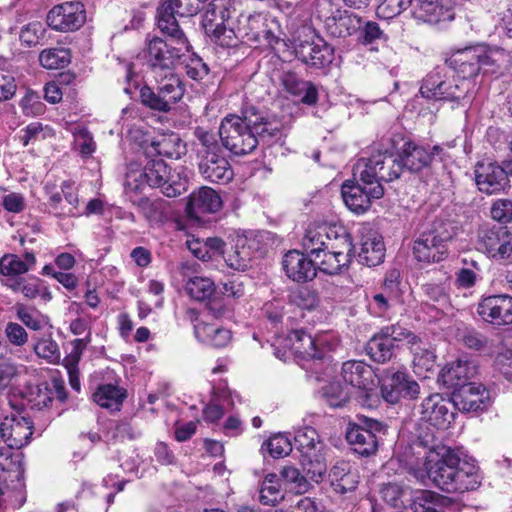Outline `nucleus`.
Listing matches in <instances>:
<instances>
[{
    "instance_id": "nucleus-23",
    "label": "nucleus",
    "mask_w": 512,
    "mask_h": 512,
    "mask_svg": "<svg viewBox=\"0 0 512 512\" xmlns=\"http://www.w3.org/2000/svg\"><path fill=\"white\" fill-rule=\"evenodd\" d=\"M482 319L494 326L512 324V296L495 295L483 299Z\"/></svg>"
},
{
    "instance_id": "nucleus-8",
    "label": "nucleus",
    "mask_w": 512,
    "mask_h": 512,
    "mask_svg": "<svg viewBox=\"0 0 512 512\" xmlns=\"http://www.w3.org/2000/svg\"><path fill=\"white\" fill-rule=\"evenodd\" d=\"M296 449L300 453L299 462L310 480L318 483L327 471L323 455V443L312 427L299 428L294 436Z\"/></svg>"
},
{
    "instance_id": "nucleus-6",
    "label": "nucleus",
    "mask_w": 512,
    "mask_h": 512,
    "mask_svg": "<svg viewBox=\"0 0 512 512\" xmlns=\"http://www.w3.org/2000/svg\"><path fill=\"white\" fill-rule=\"evenodd\" d=\"M168 39L153 37L147 42L144 57L154 74L172 71L175 65L189 52L187 37L182 31L181 38L173 29L161 30Z\"/></svg>"
},
{
    "instance_id": "nucleus-28",
    "label": "nucleus",
    "mask_w": 512,
    "mask_h": 512,
    "mask_svg": "<svg viewBox=\"0 0 512 512\" xmlns=\"http://www.w3.org/2000/svg\"><path fill=\"white\" fill-rule=\"evenodd\" d=\"M361 18L346 10H337L325 20L326 32L335 38H347L361 27Z\"/></svg>"
},
{
    "instance_id": "nucleus-55",
    "label": "nucleus",
    "mask_w": 512,
    "mask_h": 512,
    "mask_svg": "<svg viewBox=\"0 0 512 512\" xmlns=\"http://www.w3.org/2000/svg\"><path fill=\"white\" fill-rule=\"evenodd\" d=\"M264 449H266L273 458H280L288 455L292 451V445L288 437L283 434H276L263 443L262 450Z\"/></svg>"
},
{
    "instance_id": "nucleus-33",
    "label": "nucleus",
    "mask_w": 512,
    "mask_h": 512,
    "mask_svg": "<svg viewBox=\"0 0 512 512\" xmlns=\"http://www.w3.org/2000/svg\"><path fill=\"white\" fill-rule=\"evenodd\" d=\"M254 240L239 237L235 245L224 253V261L227 266L238 271H244L250 266L253 257L252 247Z\"/></svg>"
},
{
    "instance_id": "nucleus-42",
    "label": "nucleus",
    "mask_w": 512,
    "mask_h": 512,
    "mask_svg": "<svg viewBox=\"0 0 512 512\" xmlns=\"http://www.w3.org/2000/svg\"><path fill=\"white\" fill-rule=\"evenodd\" d=\"M410 350L413 354L412 363L416 374L421 375L423 372L433 369L436 356L432 350L422 345L419 338L416 340V344L410 346Z\"/></svg>"
},
{
    "instance_id": "nucleus-19",
    "label": "nucleus",
    "mask_w": 512,
    "mask_h": 512,
    "mask_svg": "<svg viewBox=\"0 0 512 512\" xmlns=\"http://www.w3.org/2000/svg\"><path fill=\"white\" fill-rule=\"evenodd\" d=\"M344 248H327L322 252L321 257L315 260L316 270L335 275L347 268L351 262L352 253L354 250L353 241L350 233L343 239Z\"/></svg>"
},
{
    "instance_id": "nucleus-47",
    "label": "nucleus",
    "mask_w": 512,
    "mask_h": 512,
    "mask_svg": "<svg viewBox=\"0 0 512 512\" xmlns=\"http://www.w3.org/2000/svg\"><path fill=\"white\" fill-rule=\"evenodd\" d=\"M140 101L150 110L166 113L172 109V106L162 96L161 92L157 89L153 90L149 86H143L140 89Z\"/></svg>"
},
{
    "instance_id": "nucleus-37",
    "label": "nucleus",
    "mask_w": 512,
    "mask_h": 512,
    "mask_svg": "<svg viewBox=\"0 0 512 512\" xmlns=\"http://www.w3.org/2000/svg\"><path fill=\"white\" fill-rule=\"evenodd\" d=\"M195 337L207 345L223 348L231 341V331L208 323L195 325Z\"/></svg>"
},
{
    "instance_id": "nucleus-24",
    "label": "nucleus",
    "mask_w": 512,
    "mask_h": 512,
    "mask_svg": "<svg viewBox=\"0 0 512 512\" xmlns=\"http://www.w3.org/2000/svg\"><path fill=\"white\" fill-rule=\"evenodd\" d=\"M292 349L305 359L320 360L325 358L324 346L328 344L327 335L312 337L303 330H293L289 334Z\"/></svg>"
},
{
    "instance_id": "nucleus-49",
    "label": "nucleus",
    "mask_w": 512,
    "mask_h": 512,
    "mask_svg": "<svg viewBox=\"0 0 512 512\" xmlns=\"http://www.w3.org/2000/svg\"><path fill=\"white\" fill-rule=\"evenodd\" d=\"M283 498L276 474H268L261 485L259 499L264 505H275Z\"/></svg>"
},
{
    "instance_id": "nucleus-58",
    "label": "nucleus",
    "mask_w": 512,
    "mask_h": 512,
    "mask_svg": "<svg viewBox=\"0 0 512 512\" xmlns=\"http://www.w3.org/2000/svg\"><path fill=\"white\" fill-rule=\"evenodd\" d=\"M34 351L39 357L46 359L50 363L56 362L60 358L58 344L50 337L37 341L34 345Z\"/></svg>"
},
{
    "instance_id": "nucleus-53",
    "label": "nucleus",
    "mask_w": 512,
    "mask_h": 512,
    "mask_svg": "<svg viewBox=\"0 0 512 512\" xmlns=\"http://www.w3.org/2000/svg\"><path fill=\"white\" fill-rule=\"evenodd\" d=\"M280 475L285 481L293 485L292 488L298 494H304L310 488L307 474L305 476L302 475L300 471L292 465H285L281 469Z\"/></svg>"
},
{
    "instance_id": "nucleus-56",
    "label": "nucleus",
    "mask_w": 512,
    "mask_h": 512,
    "mask_svg": "<svg viewBox=\"0 0 512 512\" xmlns=\"http://www.w3.org/2000/svg\"><path fill=\"white\" fill-rule=\"evenodd\" d=\"M61 193L65 198V212L64 216L66 217H76L80 216L81 213L78 211L79 206V197L77 193V189L75 187V183L72 181H64L61 184Z\"/></svg>"
},
{
    "instance_id": "nucleus-14",
    "label": "nucleus",
    "mask_w": 512,
    "mask_h": 512,
    "mask_svg": "<svg viewBox=\"0 0 512 512\" xmlns=\"http://www.w3.org/2000/svg\"><path fill=\"white\" fill-rule=\"evenodd\" d=\"M86 21L84 5L79 1L54 6L47 15V24L56 31L78 30Z\"/></svg>"
},
{
    "instance_id": "nucleus-20",
    "label": "nucleus",
    "mask_w": 512,
    "mask_h": 512,
    "mask_svg": "<svg viewBox=\"0 0 512 512\" xmlns=\"http://www.w3.org/2000/svg\"><path fill=\"white\" fill-rule=\"evenodd\" d=\"M297 57L306 65L320 69L328 66L334 59V48L322 38L304 41L296 48Z\"/></svg>"
},
{
    "instance_id": "nucleus-27",
    "label": "nucleus",
    "mask_w": 512,
    "mask_h": 512,
    "mask_svg": "<svg viewBox=\"0 0 512 512\" xmlns=\"http://www.w3.org/2000/svg\"><path fill=\"white\" fill-rule=\"evenodd\" d=\"M385 246L382 237L374 230L368 229L362 233L358 261L368 267L377 266L383 262Z\"/></svg>"
},
{
    "instance_id": "nucleus-9",
    "label": "nucleus",
    "mask_w": 512,
    "mask_h": 512,
    "mask_svg": "<svg viewBox=\"0 0 512 512\" xmlns=\"http://www.w3.org/2000/svg\"><path fill=\"white\" fill-rule=\"evenodd\" d=\"M348 230L341 224H312L306 229L302 238L303 251L315 260L321 257L327 248H344V237Z\"/></svg>"
},
{
    "instance_id": "nucleus-41",
    "label": "nucleus",
    "mask_w": 512,
    "mask_h": 512,
    "mask_svg": "<svg viewBox=\"0 0 512 512\" xmlns=\"http://www.w3.org/2000/svg\"><path fill=\"white\" fill-rule=\"evenodd\" d=\"M321 395L331 408H342L350 400L351 390L337 381H332L322 387Z\"/></svg>"
},
{
    "instance_id": "nucleus-16",
    "label": "nucleus",
    "mask_w": 512,
    "mask_h": 512,
    "mask_svg": "<svg viewBox=\"0 0 512 512\" xmlns=\"http://www.w3.org/2000/svg\"><path fill=\"white\" fill-rule=\"evenodd\" d=\"M458 90L459 86L449 81L438 67L423 79L420 94L429 100H454L461 97Z\"/></svg>"
},
{
    "instance_id": "nucleus-7",
    "label": "nucleus",
    "mask_w": 512,
    "mask_h": 512,
    "mask_svg": "<svg viewBox=\"0 0 512 512\" xmlns=\"http://www.w3.org/2000/svg\"><path fill=\"white\" fill-rule=\"evenodd\" d=\"M202 17L205 33L222 47H236L237 19H233L236 9L230 0H210Z\"/></svg>"
},
{
    "instance_id": "nucleus-59",
    "label": "nucleus",
    "mask_w": 512,
    "mask_h": 512,
    "mask_svg": "<svg viewBox=\"0 0 512 512\" xmlns=\"http://www.w3.org/2000/svg\"><path fill=\"white\" fill-rule=\"evenodd\" d=\"M20 106L26 116L41 115L45 111V106L41 102L40 96L32 91L25 94L20 102Z\"/></svg>"
},
{
    "instance_id": "nucleus-21",
    "label": "nucleus",
    "mask_w": 512,
    "mask_h": 512,
    "mask_svg": "<svg viewBox=\"0 0 512 512\" xmlns=\"http://www.w3.org/2000/svg\"><path fill=\"white\" fill-rule=\"evenodd\" d=\"M446 64L464 80L475 78L480 72L479 46H469L452 52L446 58Z\"/></svg>"
},
{
    "instance_id": "nucleus-48",
    "label": "nucleus",
    "mask_w": 512,
    "mask_h": 512,
    "mask_svg": "<svg viewBox=\"0 0 512 512\" xmlns=\"http://www.w3.org/2000/svg\"><path fill=\"white\" fill-rule=\"evenodd\" d=\"M382 500L393 508H401L405 504L408 487L398 483L384 484L380 490Z\"/></svg>"
},
{
    "instance_id": "nucleus-36",
    "label": "nucleus",
    "mask_w": 512,
    "mask_h": 512,
    "mask_svg": "<svg viewBox=\"0 0 512 512\" xmlns=\"http://www.w3.org/2000/svg\"><path fill=\"white\" fill-rule=\"evenodd\" d=\"M155 78L158 83L157 90L172 107L182 99L184 86L179 76L173 71L155 74Z\"/></svg>"
},
{
    "instance_id": "nucleus-25",
    "label": "nucleus",
    "mask_w": 512,
    "mask_h": 512,
    "mask_svg": "<svg viewBox=\"0 0 512 512\" xmlns=\"http://www.w3.org/2000/svg\"><path fill=\"white\" fill-rule=\"evenodd\" d=\"M341 376L343 380L351 386L369 396V391L374 386V373L368 364L363 361L350 360L344 362L341 368Z\"/></svg>"
},
{
    "instance_id": "nucleus-44",
    "label": "nucleus",
    "mask_w": 512,
    "mask_h": 512,
    "mask_svg": "<svg viewBox=\"0 0 512 512\" xmlns=\"http://www.w3.org/2000/svg\"><path fill=\"white\" fill-rule=\"evenodd\" d=\"M184 290L192 299L203 301L213 295L215 285L209 278L195 276L186 281Z\"/></svg>"
},
{
    "instance_id": "nucleus-15",
    "label": "nucleus",
    "mask_w": 512,
    "mask_h": 512,
    "mask_svg": "<svg viewBox=\"0 0 512 512\" xmlns=\"http://www.w3.org/2000/svg\"><path fill=\"white\" fill-rule=\"evenodd\" d=\"M454 409L451 399L436 393L423 400L420 415L421 419L431 426L445 430L454 420Z\"/></svg>"
},
{
    "instance_id": "nucleus-64",
    "label": "nucleus",
    "mask_w": 512,
    "mask_h": 512,
    "mask_svg": "<svg viewBox=\"0 0 512 512\" xmlns=\"http://www.w3.org/2000/svg\"><path fill=\"white\" fill-rule=\"evenodd\" d=\"M491 216L499 222H509L512 220V201L501 199L494 202L491 207Z\"/></svg>"
},
{
    "instance_id": "nucleus-39",
    "label": "nucleus",
    "mask_w": 512,
    "mask_h": 512,
    "mask_svg": "<svg viewBox=\"0 0 512 512\" xmlns=\"http://www.w3.org/2000/svg\"><path fill=\"white\" fill-rule=\"evenodd\" d=\"M126 398V391L113 384L100 385L93 394V400L99 406L119 410Z\"/></svg>"
},
{
    "instance_id": "nucleus-10",
    "label": "nucleus",
    "mask_w": 512,
    "mask_h": 512,
    "mask_svg": "<svg viewBox=\"0 0 512 512\" xmlns=\"http://www.w3.org/2000/svg\"><path fill=\"white\" fill-rule=\"evenodd\" d=\"M387 426L366 416H359L356 422H349L346 428V440L353 450L361 456L376 453L379 436L386 434Z\"/></svg>"
},
{
    "instance_id": "nucleus-62",
    "label": "nucleus",
    "mask_w": 512,
    "mask_h": 512,
    "mask_svg": "<svg viewBox=\"0 0 512 512\" xmlns=\"http://www.w3.org/2000/svg\"><path fill=\"white\" fill-rule=\"evenodd\" d=\"M52 400L53 390L50 389L46 383L38 385L36 390L31 392L30 401L33 403V406L37 407L39 410L48 407Z\"/></svg>"
},
{
    "instance_id": "nucleus-45",
    "label": "nucleus",
    "mask_w": 512,
    "mask_h": 512,
    "mask_svg": "<svg viewBox=\"0 0 512 512\" xmlns=\"http://www.w3.org/2000/svg\"><path fill=\"white\" fill-rule=\"evenodd\" d=\"M5 286L26 299H35L40 293V280L36 277L8 278Z\"/></svg>"
},
{
    "instance_id": "nucleus-13",
    "label": "nucleus",
    "mask_w": 512,
    "mask_h": 512,
    "mask_svg": "<svg viewBox=\"0 0 512 512\" xmlns=\"http://www.w3.org/2000/svg\"><path fill=\"white\" fill-rule=\"evenodd\" d=\"M148 186L159 188L167 197H177L186 190V181L171 172L162 159H152L143 168Z\"/></svg>"
},
{
    "instance_id": "nucleus-26",
    "label": "nucleus",
    "mask_w": 512,
    "mask_h": 512,
    "mask_svg": "<svg viewBox=\"0 0 512 512\" xmlns=\"http://www.w3.org/2000/svg\"><path fill=\"white\" fill-rule=\"evenodd\" d=\"M222 207L219 194L210 187H201L190 194L187 203V212L192 217H199L206 213H216Z\"/></svg>"
},
{
    "instance_id": "nucleus-40",
    "label": "nucleus",
    "mask_w": 512,
    "mask_h": 512,
    "mask_svg": "<svg viewBox=\"0 0 512 512\" xmlns=\"http://www.w3.org/2000/svg\"><path fill=\"white\" fill-rule=\"evenodd\" d=\"M395 349L391 340L382 331L375 334L366 344L367 354L378 363L389 361L393 357Z\"/></svg>"
},
{
    "instance_id": "nucleus-11",
    "label": "nucleus",
    "mask_w": 512,
    "mask_h": 512,
    "mask_svg": "<svg viewBox=\"0 0 512 512\" xmlns=\"http://www.w3.org/2000/svg\"><path fill=\"white\" fill-rule=\"evenodd\" d=\"M279 30L278 23L275 19H268L261 13L253 15H239L237 17V28L235 36L237 44L240 41H251L254 43H262L272 46L278 43L279 37L276 35Z\"/></svg>"
},
{
    "instance_id": "nucleus-51",
    "label": "nucleus",
    "mask_w": 512,
    "mask_h": 512,
    "mask_svg": "<svg viewBox=\"0 0 512 512\" xmlns=\"http://www.w3.org/2000/svg\"><path fill=\"white\" fill-rule=\"evenodd\" d=\"M148 182L146 181L145 173L143 168L137 164H130L125 174L124 189L128 193L141 192Z\"/></svg>"
},
{
    "instance_id": "nucleus-12",
    "label": "nucleus",
    "mask_w": 512,
    "mask_h": 512,
    "mask_svg": "<svg viewBox=\"0 0 512 512\" xmlns=\"http://www.w3.org/2000/svg\"><path fill=\"white\" fill-rule=\"evenodd\" d=\"M379 382L382 397L391 404L399 402L402 398L416 399L420 394L419 384L405 369H385Z\"/></svg>"
},
{
    "instance_id": "nucleus-34",
    "label": "nucleus",
    "mask_w": 512,
    "mask_h": 512,
    "mask_svg": "<svg viewBox=\"0 0 512 512\" xmlns=\"http://www.w3.org/2000/svg\"><path fill=\"white\" fill-rule=\"evenodd\" d=\"M454 408L463 412H478L480 408V385L476 381L463 383L452 394Z\"/></svg>"
},
{
    "instance_id": "nucleus-22",
    "label": "nucleus",
    "mask_w": 512,
    "mask_h": 512,
    "mask_svg": "<svg viewBox=\"0 0 512 512\" xmlns=\"http://www.w3.org/2000/svg\"><path fill=\"white\" fill-rule=\"evenodd\" d=\"M286 275L296 282H306L316 276L315 259L305 252L291 250L284 255L282 261Z\"/></svg>"
},
{
    "instance_id": "nucleus-4",
    "label": "nucleus",
    "mask_w": 512,
    "mask_h": 512,
    "mask_svg": "<svg viewBox=\"0 0 512 512\" xmlns=\"http://www.w3.org/2000/svg\"><path fill=\"white\" fill-rule=\"evenodd\" d=\"M194 149L200 175L208 182L226 184L234 177L233 169L223 154L218 135L203 127H196Z\"/></svg>"
},
{
    "instance_id": "nucleus-46",
    "label": "nucleus",
    "mask_w": 512,
    "mask_h": 512,
    "mask_svg": "<svg viewBox=\"0 0 512 512\" xmlns=\"http://www.w3.org/2000/svg\"><path fill=\"white\" fill-rule=\"evenodd\" d=\"M39 61L46 69H62L70 63V53L64 48L46 49L40 53Z\"/></svg>"
},
{
    "instance_id": "nucleus-31",
    "label": "nucleus",
    "mask_w": 512,
    "mask_h": 512,
    "mask_svg": "<svg viewBox=\"0 0 512 512\" xmlns=\"http://www.w3.org/2000/svg\"><path fill=\"white\" fill-rule=\"evenodd\" d=\"M413 16L419 21L430 24L453 18L451 9L444 5L443 0H416Z\"/></svg>"
},
{
    "instance_id": "nucleus-18",
    "label": "nucleus",
    "mask_w": 512,
    "mask_h": 512,
    "mask_svg": "<svg viewBox=\"0 0 512 512\" xmlns=\"http://www.w3.org/2000/svg\"><path fill=\"white\" fill-rule=\"evenodd\" d=\"M494 358L493 364L508 380L512 381V330L502 337L482 343V352Z\"/></svg>"
},
{
    "instance_id": "nucleus-32",
    "label": "nucleus",
    "mask_w": 512,
    "mask_h": 512,
    "mask_svg": "<svg viewBox=\"0 0 512 512\" xmlns=\"http://www.w3.org/2000/svg\"><path fill=\"white\" fill-rule=\"evenodd\" d=\"M284 89L291 95L300 97L302 103L314 105L318 101V89L309 81H303L293 72H285L281 77Z\"/></svg>"
},
{
    "instance_id": "nucleus-60",
    "label": "nucleus",
    "mask_w": 512,
    "mask_h": 512,
    "mask_svg": "<svg viewBox=\"0 0 512 512\" xmlns=\"http://www.w3.org/2000/svg\"><path fill=\"white\" fill-rule=\"evenodd\" d=\"M291 301L301 309L312 310L318 305L319 299L315 291L301 288L292 294Z\"/></svg>"
},
{
    "instance_id": "nucleus-3",
    "label": "nucleus",
    "mask_w": 512,
    "mask_h": 512,
    "mask_svg": "<svg viewBox=\"0 0 512 512\" xmlns=\"http://www.w3.org/2000/svg\"><path fill=\"white\" fill-rule=\"evenodd\" d=\"M424 467V471L415 472V477L421 482L427 477L446 493H464L475 490L479 485L477 460L467 455L460 457L448 450L440 458L427 457Z\"/></svg>"
},
{
    "instance_id": "nucleus-5",
    "label": "nucleus",
    "mask_w": 512,
    "mask_h": 512,
    "mask_svg": "<svg viewBox=\"0 0 512 512\" xmlns=\"http://www.w3.org/2000/svg\"><path fill=\"white\" fill-rule=\"evenodd\" d=\"M458 232V227L449 220L436 219L429 223L413 244V255L418 262L437 263L448 255V242Z\"/></svg>"
},
{
    "instance_id": "nucleus-54",
    "label": "nucleus",
    "mask_w": 512,
    "mask_h": 512,
    "mask_svg": "<svg viewBox=\"0 0 512 512\" xmlns=\"http://www.w3.org/2000/svg\"><path fill=\"white\" fill-rule=\"evenodd\" d=\"M381 331L389 340H391L395 348H398L403 342H407L412 346L413 344H416V340L418 339V337L411 331L399 324L386 326L382 328Z\"/></svg>"
},
{
    "instance_id": "nucleus-1",
    "label": "nucleus",
    "mask_w": 512,
    "mask_h": 512,
    "mask_svg": "<svg viewBox=\"0 0 512 512\" xmlns=\"http://www.w3.org/2000/svg\"><path fill=\"white\" fill-rule=\"evenodd\" d=\"M401 167L387 153L379 152L369 158H360L353 168V179L341 187L343 201L356 214L365 213L375 199L384 195L383 182L400 176Z\"/></svg>"
},
{
    "instance_id": "nucleus-57",
    "label": "nucleus",
    "mask_w": 512,
    "mask_h": 512,
    "mask_svg": "<svg viewBox=\"0 0 512 512\" xmlns=\"http://www.w3.org/2000/svg\"><path fill=\"white\" fill-rule=\"evenodd\" d=\"M180 62L185 64L186 74L193 80H201L209 73L207 64L195 54L183 57Z\"/></svg>"
},
{
    "instance_id": "nucleus-29",
    "label": "nucleus",
    "mask_w": 512,
    "mask_h": 512,
    "mask_svg": "<svg viewBox=\"0 0 512 512\" xmlns=\"http://www.w3.org/2000/svg\"><path fill=\"white\" fill-rule=\"evenodd\" d=\"M5 431L2 440L11 449H21L30 442L33 434V423L30 419H5Z\"/></svg>"
},
{
    "instance_id": "nucleus-61",
    "label": "nucleus",
    "mask_w": 512,
    "mask_h": 512,
    "mask_svg": "<svg viewBox=\"0 0 512 512\" xmlns=\"http://www.w3.org/2000/svg\"><path fill=\"white\" fill-rule=\"evenodd\" d=\"M17 318L29 329L38 331L43 327V323L36 313L30 311L22 304L16 305Z\"/></svg>"
},
{
    "instance_id": "nucleus-17",
    "label": "nucleus",
    "mask_w": 512,
    "mask_h": 512,
    "mask_svg": "<svg viewBox=\"0 0 512 512\" xmlns=\"http://www.w3.org/2000/svg\"><path fill=\"white\" fill-rule=\"evenodd\" d=\"M442 148L438 145L434 146L430 151L428 148L418 145L412 141H407L403 144L399 160L390 155L397 164L412 172H418L427 167L433 160L435 155H439Z\"/></svg>"
},
{
    "instance_id": "nucleus-52",
    "label": "nucleus",
    "mask_w": 512,
    "mask_h": 512,
    "mask_svg": "<svg viewBox=\"0 0 512 512\" xmlns=\"http://www.w3.org/2000/svg\"><path fill=\"white\" fill-rule=\"evenodd\" d=\"M46 28L40 21H33L21 28L20 41L26 47H34L41 43L45 37Z\"/></svg>"
},
{
    "instance_id": "nucleus-2",
    "label": "nucleus",
    "mask_w": 512,
    "mask_h": 512,
    "mask_svg": "<svg viewBox=\"0 0 512 512\" xmlns=\"http://www.w3.org/2000/svg\"><path fill=\"white\" fill-rule=\"evenodd\" d=\"M218 135L223 147L235 156L252 153L260 142L271 144L281 137L280 123L266 118L254 107H247L241 116L225 117Z\"/></svg>"
},
{
    "instance_id": "nucleus-50",
    "label": "nucleus",
    "mask_w": 512,
    "mask_h": 512,
    "mask_svg": "<svg viewBox=\"0 0 512 512\" xmlns=\"http://www.w3.org/2000/svg\"><path fill=\"white\" fill-rule=\"evenodd\" d=\"M440 496L430 490H417L412 499L411 509L414 512H442L436 507Z\"/></svg>"
},
{
    "instance_id": "nucleus-63",
    "label": "nucleus",
    "mask_w": 512,
    "mask_h": 512,
    "mask_svg": "<svg viewBox=\"0 0 512 512\" xmlns=\"http://www.w3.org/2000/svg\"><path fill=\"white\" fill-rule=\"evenodd\" d=\"M5 335L14 346H23L28 342V333L20 324L15 322L6 324Z\"/></svg>"
},
{
    "instance_id": "nucleus-30",
    "label": "nucleus",
    "mask_w": 512,
    "mask_h": 512,
    "mask_svg": "<svg viewBox=\"0 0 512 512\" xmlns=\"http://www.w3.org/2000/svg\"><path fill=\"white\" fill-rule=\"evenodd\" d=\"M36 257L32 252H25L22 256L8 254L0 259V273L3 276L2 283L8 278H20L34 268Z\"/></svg>"
},
{
    "instance_id": "nucleus-35",
    "label": "nucleus",
    "mask_w": 512,
    "mask_h": 512,
    "mask_svg": "<svg viewBox=\"0 0 512 512\" xmlns=\"http://www.w3.org/2000/svg\"><path fill=\"white\" fill-rule=\"evenodd\" d=\"M507 174L512 175V162L508 163L506 169L490 163L482 173V193L494 194L503 190L507 182Z\"/></svg>"
},
{
    "instance_id": "nucleus-43",
    "label": "nucleus",
    "mask_w": 512,
    "mask_h": 512,
    "mask_svg": "<svg viewBox=\"0 0 512 512\" xmlns=\"http://www.w3.org/2000/svg\"><path fill=\"white\" fill-rule=\"evenodd\" d=\"M498 248L489 247L488 257L505 265L512 264V233L506 227L499 228Z\"/></svg>"
},
{
    "instance_id": "nucleus-38",
    "label": "nucleus",
    "mask_w": 512,
    "mask_h": 512,
    "mask_svg": "<svg viewBox=\"0 0 512 512\" xmlns=\"http://www.w3.org/2000/svg\"><path fill=\"white\" fill-rule=\"evenodd\" d=\"M510 57L500 48H482V74L500 75L508 69Z\"/></svg>"
}]
</instances>
